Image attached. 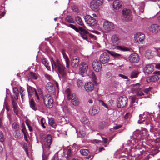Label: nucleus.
<instances>
[{
	"label": "nucleus",
	"instance_id": "obj_35",
	"mask_svg": "<svg viewBox=\"0 0 160 160\" xmlns=\"http://www.w3.org/2000/svg\"><path fill=\"white\" fill-rule=\"evenodd\" d=\"M80 152L81 154L83 156H87L89 153V152L88 149H82L80 150Z\"/></svg>",
	"mask_w": 160,
	"mask_h": 160
},
{
	"label": "nucleus",
	"instance_id": "obj_33",
	"mask_svg": "<svg viewBox=\"0 0 160 160\" xmlns=\"http://www.w3.org/2000/svg\"><path fill=\"white\" fill-rule=\"evenodd\" d=\"M139 72L137 71H133L131 73L130 78L131 79L137 78Z\"/></svg>",
	"mask_w": 160,
	"mask_h": 160
},
{
	"label": "nucleus",
	"instance_id": "obj_31",
	"mask_svg": "<svg viewBox=\"0 0 160 160\" xmlns=\"http://www.w3.org/2000/svg\"><path fill=\"white\" fill-rule=\"evenodd\" d=\"M141 131L137 129L136 131H134L133 132V135L134 138H143L141 134Z\"/></svg>",
	"mask_w": 160,
	"mask_h": 160
},
{
	"label": "nucleus",
	"instance_id": "obj_3",
	"mask_svg": "<svg viewBox=\"0 0 160 160\" xmlns=\"http://www.w3.org/2000/svg\"><path fill=\"white\" fill-rule=\"evenodd\" d=\"M45 136L43 133H41L40 135V139L42 142V147L43 150H48L52 143V137L50 134Z\"/></svg>",
	"mask_w": 160,
	"mask_h": 160
},
{
	"label": "nucleus",
	"instance_id": "obj_64",
	"mask_svg": "<svg viewBox=\"0 0 160 160\" xmlns=\"http://www.w3.org/2000/svg\"><path fill=\"white\" fill-rule=\"evenodd\" d=\"M38 91L39 92V94L40 95H42V90L40 89V88H38Z\"/></svg>",
	"mask_w": 160,
	"mask_h": 160
},
{
	"label": "nucleus",
	"instance_id": "obj_23",
	"mask_svg": "<svg viewBox=\"0 0 160 160\" xmlns=\"http://www.w3.org/2000/svg\"><path fill=\"white\" fill-rule=\"evenodd\" d=\"M142 139L143 138H134V139L132 140H128V142L129 144L131 142L132 143L133 145H135L136 146H137L140 144L141 143V141Z\"/></svg>",
	"mask_w": 160,
	"mask_h": 160
},
{
	"label": "nucleus",
	"instance_id": "obj_15",
	"mask_svg": "<svg viewBox=\"0 0 160 160\" xmlns=\"http://www.w3.org/2000/svg\"><path fill=\"white\" fill-rule=\"evenodd\" d=\"M111 41L113 45L116 46L119 44L121 41V39L118 35L115 34L111 37Z\"/></svg>",
	"mask_w": 160,
	"mask_h": 160
},
{
	"label": "nucleus",
	"instance_id": "obj_42",
	"mask_svg": "<svg viewBox=\"0 0 160 160\" xmlns=\"http://www.w3.org/2000/svg\"><path fill=\"white\" fill-rule=\"evenodd\" d=\"M51 85H50V86H46L48 92H54V89L53 87L52 86V84L50 83Z\"/></svg>",
	"mask_w": 160,
	"mask_h": 160
},
{
	"label": "nucleus",
	"instance_id": "obj_13",
	"mask_svg": "<svg viewBox=\"0 0 160 160\" xmlns=\"http://www.w3.org/2000/svg\"><path fill=\"white\" fill-rule=\"evenodd\" d=\"M154 66L151 64L146 65L143 69V72L146 75L151 74L154 70Z\"/></svg>",
	"mask_w": 160,
	"mask_h": 160
},
{
	"label": "nucleus",
	"instance_id": "obj_53",
	"mask_svg": "<svg viewBox=\"0 0 160 160\" xmlns=\"http://www.w3.org/2000/svg\"><path fill=\"white\" fill-rule=\"evenodd\" d=\"M92 80L93 82H96V75L94 73H92Z\"/></svg>",
	"mask_w": 160,
	"mask_h": 160
},
{
	"label": "nucleus",
	"instance_id": "obj_49",
	"mask_svg": "<svg viewBox=\"0 0 160 160\" xmlns=\"http://www.w3.org/2000/svg\"><path fill=\"white\" fill-rule=\"evenodd\" d=\"M4 136L2 132L0 131V141L3 142L4 140Z\"/></svg>",
	"mask_w": 160,
	"mask_h": 160
},
{
	"label": "nucleus",
	"instance_id": "obj_6",
	"mask_svg": "<svg viewBox=\"0 0 160 160\" xmlns=\"http://www.w3.org/2000/svg\"><path fill=\"white\" fill-rule=\"evenodd\" d=\"M128 98L125 96H122L118 98L117 100V105L118 108H122L124 107L128 102Z\"/></svg>",
	"mask_w": 160,
	"mask_h": 160
},
{
	"label": "nucleus",
	"instance_id": "obj_18",
	"mask_svg": "<svg viewBox=\"0 0 160 160\" xmlns=\"http://www.w3.org/2000/svg\"><path fill=\"white\" fill-rule=\"evenodd\" d=\"M88 66L87 64L85 62H82L79 66V71L81 73L86 72L88 70Z\"/></svg>",
	"mask_w": 160,
	"mask_h": 160
},
{
	"label": "nucleus",
	"instance_id": "obj_20",
	"mask_svg": "<svg viewBox=\"0 0 160 160\" xmlns=\"http://www.w3.org/2000/svg\"><path fill=\"white\" fill-rule=\"evenodd\" d=\"M66 51L64 49H62L61 50V53L63 55V57L64 59L66 64V67L68 68L70 66V61L68 56L65 52Z\"/></svg>",
	"mask_w": 160,
	"mask_h": 160
},
{
	"label": "nucleus",
	"instance_id": "obj_8",
	"mask_svg": "<svg viewBox=\"0 0 160 160\" xmlns=\"http://www.w3.org/2000/svg\"><path fill=\"white\" fill-rule=\"evenodd\" d=\"M86 22L91 27H94L96 25V21L95 19L89 15H86L84 18Z\"/></svg>",
	"mask_w": 160,
	"mask_h": 160
},
{
	"label": "nucleus",
	"instance_id": "obj_62",
	"mask_svg": "<svg viewBox=\"0 0 160 160\" xmlns=\"http://www.w3.org/2000/svg\"><path fill=\"white\" fill-rule=\"evenodd\" d=\"M24 90V88L22 87H21L20 89V94H23Z\"/></svg>",
	"mask_w": 160,
	"mask_h": 160
},
{
	"label": "nucleus",
	"instance_id": "obj_60",
	"mask_svg": "<svg viewBox=\"0 0 160 160\" xmlns=\"http://www.w3.org/2000/svg\"><path fill=\"white\" fill-rule=\"evenodd\" d=\"M136 101V98L134 97H131V102L132 103H134Z\"/></svg>",
	"mask_w": 160,
	"mask_h": 160
},
{
	"label": "nucleus",
	"instance_id": "obj_9",
	"mask_svg": "<svg viewBox=\"0 0 160 160\" xmlns=\"http://www.w3.org/2000/svg\"><path fill=\"white\" fill-rule=\"evenodd\" d=\"M27 89L29 98H30V97L34 93L35 97H36L38 100L39 101V96L37 93L36 90L34 88L32 87L27 84Z\"/></svg>",
	"mask_w": 160,
	"mask_h": 160
},
{
	"label": "nucleus",
	"instance_id": "obj_39",
	"mask_svg": "<svg viewBox=\"0 0 160 160\" xmlns=\"http://www.w3.org/2000/svg\"><path fill=\"white\" fill-rule=\"evenodd\" d=\"M72 103L74 106H78L79 104V101L78 98H75L74 100H73L72 101Z\"/></svg>",
	"mask_w": 160,
	"mask_h": 160
},
{
	"label": "nucleus",
	"instance_id": "obj_24",
	"mask_svg": "<svg viewBox=\"0 0 160 160\" xmlns=\"http://www.w3.org/2000/svg\"><path fill=\"white\" fill-rule=\"evenodd\" d=\"M99 112V109L96 106H93L92 109L89 110V114L92 116H94L98 114Z\"/></svg>",
	"mask_w": 160,
	"mask_h": 160
},
{
	"label": "nucleus",
	"instance_id": "obj_54",
	"mask_svg": "<svg viewBox=\"0 0 160 160\" xmlns=\"http://www.w3.org/2000/svg\"><path fill=\"white\" fill-rule=\"evenodd\" d=\"M77 85L79 87H81L82 85V81L80 80H77Z\"/></svg>",
	"mask_w": 160,
	"mask_h": 160
},
{
	"label": "nucleus",
	"instance_id": "obj_26",
	"mask_svg": "<svg viewBox=\"0 0 160 160\" xmlns=\"http://www.w3.org/2000/svg\"><path fill=\"white\" fill-rule=\"evenodd\" d=\"M159 79V77L156 75L152 76L147 78L146 81L148 82H154Z\"/></svg>",
	"mask_w": 160,
	"mask_h": 160
},
{
	"label": "nucleus",
	"instance_id": "obj_43",
	"mask_svg": "<svg viewBox=\"0 0 160 160\" xmlns=\"http://www.w3.org/2000/svg\"><path fill=\"white\" fill-rule=\"evenodd\" d=\"M106 126V123L104 121H102L100 122L99 124V127L101 129L104 128Z\"/></svg>",
	"mask_w": 160,
	"mask_h": 160
},
{
	"label": "nucleus",
	"instance_id": "obj_41",
	"mask_svg": "<svg viewBox=\"0 0 160 160\" xmlns=\"http://www.w3.org/2000/svg\"><path fill=\"white\" fill-rule=\"evenodd\" d=\"M48 121L49 124L51 126L54 127L56 126V123L53 118H51L49 119Z\"/></svg>",
	"mask_w": 160,
	"mask_h": 160
},
{
	"label": "nucleus",
	"instance_id": "obj_1",
	"mask_svg": "<svg viewBox=\"0 0 160 160\" xmlns=\"http://www.w3.org/2000/svg\"><path fill=\"white\" fill-rule=\"evenodd\" d=\"M51 63L52 70L57 71L59 77L61 76L62 77H64L66 76V69L59 60L56 59L55 61L52 60Z\"/></svg>",
	"mask_w": 160,
	"mask_h": 160
},
{
	"label": "nucleus",
	"instance_id": "obj_16",
	"mask_svg": "<svg viewBox=\"0 0 160 160\" xmlns=\"http://www.w3.org/2000/svg\"><path fill=\"white\" fill-rule=\"evenodd\" d=\"M148 29L150 32L156 33L160 31V27L156 24H152L149 26Z\"/></svg>",
	"mask_w": 160,
	"mask_h": 160
},
{
	"label": "nucleus",
	"instance_id": "obj_4",
	"mask_svg": "<svg viewBox=\"0 0 160 160\" xmlns=\"http://www.w3.org/2000/svg\"><path fill=\"white\" fill-rule=\"evenodd\" d=\"M115 28V25L113 23L107 20L105 21L103 23V28L106 32H110L112 31Z\"/></svg>",
	"mask_w": 160,
	"mask_h": 160
},
{
	"label": "nucleus",
	"instance_id": "obj_5",
	"mask_svg": "<svg viewBox=\"0 0 160 160\" xmlns=\"http://www.w3.org/2000/svg\"><path fill=\"white\" fill-rule=\"evenodd\" d=\"M45 106L48 108H51L53 104V100L52 97L49 94L45 95L43 98Z\"/></svg>",
	"mask_w": 160,
	"mask_h": 160
},
{
	"label": "nucleus",
	"instance_id": "obj_55",
	"mask_svg": "<svg viewBox=\"0 0 160 160\" xmlns=\"http://www.w3.org/2000/svg\"><path fill=\"white\" fill-rule=\"evenodd\" d=\"M136 94L138 96H142L144 95L143 92L140 90H138L136 92Z\"/></svg>",
	"mask_w": 160,
	"mask_h": 160
},
{
	"label": "nucleus",
	"instance_id": "obj_12",
	"mask_svg": "<svg viewBox=\"0 0 160 160\" xmlns=\"http://www.w3.org/2000/svg\"><path fill=\"white\" fill-rule=\"evenodd\" d=\"M102 2L100 0H96L92 1L90 3L91 8L93 10H96L98 7L101 5Z\"/></svg>",
	"mask_w": 160,
	"mask_h": 160
},
{
	"label": "nucleus",
	"instance_id": "obj_14",
	"mask_svg": "<svg viewBox=\"0 0 160 160\" xmlns=\"http://www.w3.org/2000/svg\"><path fill=\"white\" fill-rule=\"evenodd\" d=\"M85 89L88 92H90L92 91L94 88V84L91 82H86L84 85Z\"/></svg>",
	"mask_w": 160,
	"mask_h": 160
},
{
	"label": "nucleus",
	"instance_id": "obj_21",
	"mask_svg": "<svg viewBox=\"0 0 160 160\" xmlns=\"http://www.w3.org/2000/svg\"><path fill=\"white\" fill-rule=\"evenodd\" d=\"M79 62V57L77 56H73L72 58L71 63L72 67L73 68L77 67L78 65Z\"/></svg>",
	"mask_w": 160,
	"mask_h": 160
},
{
	"label": "nucleus",
	"instance_id": "obj_40",
	"mask_svg": "<svg viewBox=\"0 0 160 160\" xmlns=\"http://www.w3.org/2000/svg\"><path fill=\"white\" fill-rule=\"evenodd\" d=\"M65 21L66 22L70 23H73L74 22L73 18L70 16L67 17L65 19Z\"/></svg>",
	"mask_w": 160,
	"mask_h": 160
},
{
	"label": "nucleus",
	"instance_id": "obj_19",
	"mask_svg": "<svg viewBox=\"0 0 160 160\" xmlns=\"http://www.w3.org/2000/svg\"><path fill=\"white\" fill-rule=\"evenodd\" d=\"M129 59L130 62L133 63H136L139 60V56L136 53H132L130 56Z\"/></svg>",
	"mask_w": 160,
	"mask_h": 160
},
{
	"label": "nucleus",
	"instance_id": "obj_17",
	"mask_svg": "<svg viewBox=\"0 0 160 160\" xmlns=\"http://www.w3.org/2000/svg\"><path fill=\"white\" fill-rule=\"evenodd\" d=\"M101 62L99 61H94L92 63V67L95 71L98 72L102 68Z\"/></svg>",
	"mask_w": 160,
	"mask_h": 160
},
{
	"label": "nucleus",
	"instance_id": "obj_61",
	"mask_svg": "<svg viewBox=\"0 0 160 160\" xmlns=\"http://www.w3.org/2000/svg\"><path fill=\"white\" fill-rule=\"evenodd\" d=\"M122 127L121 125H118L115 126L113 127V128L115 130H116Z\"/></svg>",
	"mask_w": 160,
	"mask_h": 160
},
{
	"label": "nucleus",
	"instance_id": "obj_51",
	"mask_svg": "<svg viewBox=\"0 0 160 160\" xmlns=\"http://www.w3.org/2000/svg\"><path fill=\"white\" fill-rule=\"evenodd\" d=\"M160 50V49L159 48H154L153 50H152V51L153 53L154 52H155L157 55H158L159 54L158 52H159Z\"/></svg>",
	"mask_w": 160,
	"mask_h": 160
},
{
	"label": "nucleus",
	"instance_id": "obj_25",
	"mask_svg": "<svg viewBox=\"0 0 160 160\" xmlns=\"http://www.w3.org/2000/svg\"><path fill=\"white\" fill-rule=\"evenodd\" d=\"M122 6L121 2L119 0L115 1L113 2V7L114 9L118 10Z\"/></svg>",
	"mask_w": 160,
	"mask_h": 160
},
{
	"label": "nucleus",
	"instance_id": "obj_44",
	"mask_svg": "<svg viewBox=\"0 0 160 160\" xmlns=\"http://www.w3.org/2000/svg\"><path fill=\"white\" fill-rule=\"evenodd\" d=\"M19 126L17 123L14 122L12 124V127L15 130H18Z\"/></svg>",
	"mask_w": 160,
	"mask_h": 160
},
{
	"label": "nucleus",
	"instance_id": "obj_34",
	"mask_svg": "<svg viewBox=\"0 0 160 160\" xmlns=\"http://www.w3.org/2000/svg\"><path fill=\"white\" fill-rule=\"evenodd\" d=\"M68 99V100H71L72 101L73 100H74L75 98H76L77 97L76 96V94H71V93H68L67 95Z\"/></svg>",
	"mask_w": 160,
	"mask_h": 160
},
{
	"label": "nucleus",
	"instance_id": "obj_63",
	"mask_svg": "<svg viewBox=\"0 0 160 160\" xmlns=\"http://www.w3.org/2000/svg\"><path fill=\"white\" fill-rule=\"evenodd\" d=\"M71 154V150L70 149L68 150L67 155L68 157H70Z\"/></svg>",
	"mask_w": 160,
	"mask_h": 160
},
{
	"label": "nucleus",
	"instance_id": "obj_10",
	"mask_svg": "<svg viewBox=\"0 0 160 160\" xmlns=\"http://www.w3.org/2000/svg\"><path fill=\"white\" fill-rule=\"evenodd\" d=\"M85 28H82V27H79V29L81 32H79L81 37L84 40H87L88 38V36L89 35V36L92 38L94 36L92 34H89V32L85 29Z\"/></svg>",
	"mask_w": 160,
	"mask_h": 160
},
{
	"label": "nucleus",
	"instance_id": "obj_45",
	"mask_svg": "<svg viewBox=\"0 0 160 160\" xmlns=\"http://www.w3.org/2000/svg\"><path fill=\"white\" fill-rule=\"evenodd\" d=\"M98 101L100 104L104 107L106 108H108V107L106 104L104 102L101 100H98Z\"/></svg>",
	"mask_w": 160,
	"mask_h": 160
},
{
	"label": "nucleus",
	"instance_id": "obj_30",
	"mask_svg": "<svg viewBox=\"0 0 160 160\" xmlns=\"http://www.w3.org/2000/svg\"><path fill=\"white\" fill-rule=\"evenodd\" d=\"M154 55V53L152 51L150 50H147L145 54V57L148 59H151L152 58Z\"/></svg>",
	"mask_w": 160,
	"mask_h": 160
},
{
	"label": "nucleus",
	"instance_id": "obj_47",
	"mask_svg": "<svg viewBox=\"0 0 160 160\" xmlns=\"http://www.w3.org/2000/svg\"><path fill=\"white\" fill-rule=\"evenodd\" d=\"M45 122V121L44 119L43 118H42L40 120V123L42 127L44 128H46V127L44 125Z\"/></svg>",
	"mask_w": 160,
	"mask_h": 160
},
{
	"label": "nucleus",
	"instance_id": "obj_2",
	"mask_svg": "<svg viewBox=\"0 0 160 160\" xmlns=\"http://www.w3.org/2000/svg\"><path fill=\"white\" fill-rule=\"evenodd\" d=\"M107 52H104L101 54L99 57L100 61L102 64L107 63L110 60V54L112 56L115 58H120L122 57V55L119 54L117 53L112 51L107 50Z\"/></svg>",
	"mask_w": 160,
	"mask_h": 160
},
{
	"label": "nucleus",
	"instance_id": "obj_22",
	"mask_svg": "<svg viewBox=\"0 0 160 160\" xmlns=\"http://www.w3.org/2000/svg\"><path fill=\"white\" fill-rule=\"evenodd\" d=\"M11 98L12 101V106L13 109L14 113L17 115L18 113V108L16 102L17 99H14L12 97Z\"/></svg>",
	"mask_w": 160,
	"mask_h": 160
},
{
	"label": "nucleus",
	"instance_id": "obj_11",
	"mask_svg": "<svg viewBox=\"0 0 160 160\" xmlns=\"http://www.w3.org/2000/svg\"><path fill=\"white\" fill-rule=\"evenodd\" d=\"M134 39L138 43H142L145 39V35L142 33H138L134 36Z\"/></svg>",
	"mask_w": 160,
	"mask_h": 160
},
{
	"label": "nucleus",
	"instance_id": "obj_52",
	"mask_svg": "<svg viewBox=\"0 0 160 160\" xmlns=\"http://www.w3.org/2000/svg\"><path fill=\"white\" fill-rule=\"evenodd\" d=\"M125 149V153H126L128 154L130 153L131 149V147L128 146V148H126Z\"/></svg>",
	"mask_w": 160,
	"mask_h": 160
},
{
	"label": "nucleus",
	"instance_id": "obj_50",
	"mask_svg": "<svg viewBox=\"0 0 160 160\" xmlns=\"http://www.w3.org/2000/svg\"><path fill=\"white\" fill-rule=\"evenodd\" d=\"M152 89V87H149L148 88H145L144 89L143 91L144 92L148 93V92L150 91L151 89Z\"/></svg>",
	"mask_w": 160,
	"mask_h": 160
},
{
	"label": "nucleus",
	"instance_id": "obj_38",
	"mask_svg": "<svg viewBox=\"0 0 160 160\" xmlns=\"http://www.w3.org/2000/svg\"><path fill=\"white\" fill-rule=\"evenodd\" d=\"M66 25H67L68 27L73 29L76 32H79V29H78L74 25L72 24H65Z\"/></svg>",
	"mask_w": 160,
	"mask_h": 160
},
{
	"label": "nucleus",
	"instance_id": "obj_57",
	"mask_svg": "<svg viewBox=\"0 0 160 160\" xmlns=\"http://www.w3.org/2000/svg\"><path fill=\"white\" fill-rule=\"evenodd\" d=\"M118 76L120 77H121L122 78H123L124 79H128V77L127 76H126L123 74H119L118 75Z\"/></svg>",
	"mask_w": 160,
	"mask_h": 160
},
{
	"label": "nucleus",
	"instance_id": "obj_59",
	"mask_svg": "<svg viewBox=\"0 0 160 160\" xmlns=\"http://www.w3.org/2000/svg\"><path fill=\"white\" fill-rule=\"evenodd\" d=\"M119 83L118 82L115 81L113 82V85L116 88L118 87Z\"/></svg>",
	"mask_w": 160,
	"mask_h": 160
},
{
	"label": "nucleus",
	"instance_id": "obj_48",
	"mask_svg": "<svg viewBox=\"0 0 160 160\" xmlns=\"http://www.w3.org/2000/svg\"><path fill=\"white\" fill-rule=\"evenodd\" d=\"M140 84L139 83H137L135 85H134V89L136 91H138L139 89H140Z\"/></svg>",
	"mask_w": 160,
	"mask_h": 160
},
{
	"label": "nucleus",
	"instance_id": "obj_36",
	"mask_svg": "<svg viewBox=\"0 0 160 160\" xmlns=\"http://www.w3.org/2000/svg\"><path fill=\"white\" fill-rule=\"evenodd\" d=\"M15 137L16 138H19L22 136L21 132L19 130H15Z\"/></svg>",
	"mask_w": 160,
	"mask_h": 160
},
{
	"label": "nucleus",
	"instance_id": "obj_37",
	"mask_svg": "<svg viewBox=\"0 0 160 160\" xmlns=\"http://www.w3.org/2000/svg\"><path fill=\"white\" fill-rule=\"evenodd\" d=\"M116 49L117 50H119L123 51H128L129 50V49L124 47H122L120 46H116L115 47Z\"/></svg>",
	"mask_w": 160,
	"mask_h": 160
},
{
	"label": "nucleus",
	"instance_id": "obj_29",
	"mask_svg": "<svg viewBox=\"0 0 160 160\" xmlns=\"http://www.w3.org/2000/svg\"><path fill=\"white\" fill-rule=\"evenodd\" d=\"M13 92L15 96H14V95H11V98H12V97L14 99H18V96L19 95V91L17 88L16 87L13 88Z\"/></svg>",
	"mask_w": 160,
	"mask_h": 160
},
{
	"label": "nucleus",
	"instance_id": "obj_58",
	"mask_svg": "<svg viewBox=\"0 0 160 160\" xmlns=\"http://www.w3.org/2000/svg\"><path fill=\"white\" fill-rule=\"evenodd\" d=\"M42 63L45 66L48 63V61L46 60V59L45 58H43L42 59Z\"/></svg>",
	"mask_w": 160,
	"mask_h": 160
},
{
	"label": "nucleus",
	"instance_id": "obj_28",
	"mask_svg": "<svg viewBox=\"0 0 160 160\" xmlns=\"http://www.w3.org/2000/svg\"><path fill=\"white\" fill-rule=\"evenodd\" d=\"M29 104L30 108L36 111L38 108L36 105L33 99H30L29 98Z\"/></svg>",
	"mask_w": 160,
	"mask_h": 160
},
{
	"label": "nucleus",
	"instance_id": "obj_56",
	"mask_svg": "<svg viewBox=\"0 0 160 160\" xmlns=\"http://www.w3.org/2000/svg\"><path fill=\"white\" fill-rule=\"evenodd\" d=\"M45 77L49 81H50L52 79L51 78V76L50 75L48 74H44Z\"/></svg>",
	"mask_w": 160,
	"mask_h": 160
},
{
	"label": "nucleus",
	"instance_id": "obj_7",
	"mask_svg": "<svg viewBox=\"0 0 160 160\" xmlns=\"http://www.w3.org/2000/svg\"><path fill=\"white\" fill-rule=\"evenodd\" d=\"M122 19L123 20L126 21H131L132 19L131 12L130 10L124 9L122 11Z\"/></svg>",
	"mask_w": 160,
	"mask_h": 160
},
{
	"label": "nucleus",
	"instance_id": "obj_32",
	"mask_svg": "<svg viewBox=\"0 0 160 160\" xmlns=\"http://www.w3.org/2000/svg\"><path fill=\"white\" fill-rule=\"evenodd\" d=\"M81 120L82 123L85 125L88 126L90 124V122L89 120L85 117H83Z\"/></svg>",
	"mask_w": 160,
	"mask_h": 160
},
{
	"label": "nucleus",
	"instance_id": "obj_27",
	"mask_svg": "<svg viewBox=\"0 0 160 160\" xmlns=\"http://www.w3.org/2000/svg\"><path fill=\"white\" fill-rule=\"evenodd\" d=\"M75 20L77 23L78 25H80L82 28H86V27L84 25L81 18L78 16L75 17Z\"/></svg>",
	"mask_w": 160,
	"mask_h": 160
},
{
	"label": "nucleus",
	"instance_id": "obj_46",
	"mask_svg": "<svg viewBox=\"0 0 160 160\" xmlns=\"http://www.w3.org/2000/svg\"><path fill=\"white\" fill-rule=\"evenodd\" d=\"M30 76H31L34 79H37V76L36 74L34 73L31 72L29 73Z\"/></svg>",
	"mask_w": 160,
	"mask_h": 160
}]
</instances>
